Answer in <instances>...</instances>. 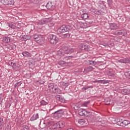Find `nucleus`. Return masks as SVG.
I'll return each instance as SVG.
<instances>
[{
    "instance_id": "nucleus-33",
    "label": "nucleus",
    "mask_w": 130,
    "mask_h": 130,
    "mask_svg": "<svg viewBox=\"0 0 130 130\" xmlns=\"http://www.w3.org/2000/svg\"><path fill=\"white\" fill-rule=\"evenodd\" d=\"M93 83H100L101 84H105L104 80H95Z\"/></svg>"
},
{
    "instance_id": "nucleus-12",
    "label": "nucleus",
    "mask_w": 130,
    "mask_h": 130,
    "mask_svg": "<svg viewBox=\"0 0 130 130\" xmlns=\"http://www.w3.org/2000/svg\"><path fill=\"white\" fill-rule=\"evenodd\" d=\"M56 98L58 101H59L60 102H62V103H64V102H66L62 96H61V95H57L56 96Z\"/></svg>"
},
{
    "instance_id": "nucleus-19",
    "label": "nucleus",
    "mask_w": 130,
    "mask_h": 130,
    "mask_svg": "<svg viewBox=\"0 0 130 130\" xmlns=\"http://www.w3.org/2000/svg\"><path fill=\"white\" fill-rule=\"evenodd\" d=\"M130 122L129 121L126 120H124L123 121H122V123L121 124V126H126V125H127L128 124H129Z\"/></svg>"
},
{
    "instance_id": "nucleus-22",
    "label": "nucleus",
    "mask_w": 130,
    "mask_h": 130,
    "mask_svg": "<svg viewBox=\"0 0 130 130\" xmlns=\"http://www.w3.org/2000/svg\"><path fill=\"white\" fill-rule=\"evenodd\" d=\"M115 74V72H114V71L112 70H110L108 73V76H110V77H113V76H114Z\"/></svg>"
},
{
    "instance_id": "nucleus-34",
    "label": "nucleus",
    "mask_w": 130,
    "mask_h": 130,
    "mask_svg": "<svg viewBox=\"0 0 130 130\" xmlns=\"http://www.w3.org/2000/svg\"><path fill=\"white\" fill-rule=\"evenodd\" d=\"M78 122L80 123V124H84L85 123V120L81 119L78 120Z\"/></svg>"
},
{
    "instance_id": "nucleus-13",
    "label": "nucleus",
    "mask_w": 130,
    "mask_h": 130,
    "mask_svg": "<svg viewBox=\"0 0 130 130\" xmlns=\"http://www.w3.org/2000/svg\"><path fill=\"white\" fill-rule=\"evenodd\" d=\"M125 33V30H116L115 32V34L116 35H122L123 36H124V34Z\"/></svg>"
},
{
    "instance_id": "nucleus-9",
    "label": "nucleus",
    "mask_w": 130,
    "mask_h": 130,
    "mask_svg": "<svg viewBox=\"0 0 130 130\" xmlns=\"http://www.w3.org/2000/svg\"><path fill=\"white\" fill-rule=\"evenodd\" d=\"M118 62L121 63H130V58L121 59L118 60Z\"/></svg>"
},
{
    "instance_id": "nucleus-45",
    "label": "nucleus",
    "mask_w": 130,
    "mask_h": 130,
    "mask_svg": "<svg viewBox=\"0 0 130 130\" xmlns=\"http://www.w3.org/2000/svg\"><path fill=\"white\" fill-rule=\"evenodd\" d=\"M89 61L90 66H91V64H93V62H92V61H93L91 60V61Z\"/></svg>"
},
{
    "instance_id": "nucleus-23",
    "label": "nucleus",
    "mask_w": 130,
    "mask_h": 130,
    "mask_svg": "<svg viewBox=\"0 0 130 130\" xmlns=\"http://www.w3.org/2000/svg\"><path fill=\"white\" fill-rule=\"evenodd\" d=\"M46 7L48 10H51L52 9V3L51 2L48 3Z\"/></svg>"
},
{
    "instance_id": "nucleus-48",
    "label": "nucleus",
    "mask_w": 130,
    "mask_h": 130,
    "mask_svg": "<svg viewBox=\"0 0 130 130\" xmlns=\"http://www.w3.org/2000/svg\"><path fill=\"white\" fill-rule=\"evenodd\" d=\"M1 73H0V77H1Z\"/></svg>"
},
{
    "instance_id": "nucleus-38",
    "label": "nucleus",
    "mask_w": 130,
    "mask_h": 130,
    "mask_svg": "<svg viewBox=\"0 0 130 130\" xmlns=\"http://www.w3.org/2000/svg\"><path fill=\"white\" fill-rule=\"evenodd\" d=\"M38 82L39 83V84H40V85H42L43 84H44V81H43L42 80H39Z\"/></svg>"
},
{
    "instance_id": "nucleus-17",
    "label": "nucleus",
    "mask_w": 130,
    "mask_h": 130,
    "mask_svg": "<svg viewBox=\"0 0 130 130\" xmlns=\"http://www.w3.org/2000/svg\"><path fill=\"white\" fill-rule=\"evenodd\" d=\"M80 47L82 50H86V51H87L88 49H89V48H88V45L85 44H81L80 45Z\"/></svg>"
},
{
    "instance_id": "nucleus-11",
    "label": "nucleus",
    "mask_w": 130,
    "mask_h": 130,
    "mask_svg": "<svg viewBox=\"0 0 130 130\" xmlns=\"http://www.w3.org/2000/svg\"><path fill=\"white\" fill-rule=\"evenodd\" d=\"M78 114L81 116H85L87 114V111L85 109H80L78 111Z\"/></svg>"
},
{
    "instance_id": "nucleus-37",
    "label": "nucleus",
    "mask_w": 130,
    "mask_h": 130,
    "mask_svg": "<svg viewBox=\"0 0 130 130\" xmlns=\"http://www.w3.org/2000/svg\"><path fill=\"white\" fill-rule=\"evenodd\" d=\"M62 85H63V86H64L65 87H68V86H69V83L68 82H63Z\"/></svg>"
},
{
    "instance_id": "nucleus-24",
    "label": "nucleus",
    "mask_w": 130,
    "mask_h": 130,
    "mask_svg": "<svg viewBox=\"0 0 130 130\" xmlns=\"http://www.w3.org/2000/svg\"><path fill=\"white\" fill-rule=\"evenodd\" d=\"M22 55H23V56H25V57H30L31 56V54H30V53H29L27 51H24L22 52Z\"/></svg>"
},
{
    "instance_id": "nucleus-16",
    "label": "nucleus",
    "mask_w": 130,
    "mask_h": 130,
    "mask_svg": "<svg viewBox=\"0 0 130 130\" xmlns=\"http://www.w3.org/2000/svg\"><path fill=\"white\" fill-rule=\"evenodd\" d=\"M3 41L5 43H9V42L11 41V38H10L9 37H4Z\"/></svg>"
},
{
    "instance_id": "nucleus-8",
    "label": "nucleus",
    "mask_w": 130,
    "mask_h": 130,
    "mask_svg": "<svg viewBox=\"0 0 130 130\" xmlns=\"http://www.w3.org/2000/svg\"><path fill=\"white\" fill-rule=\"evenodd\" d=\"M9 64H10V66L12 67V68H13V70H14V71H19V70H20L21 69V66H20V64H19L18 63H16L11 62V63Z\"/></svg>"
},
{
    "instance_id": "nucleus-21",
    "label": "nucleus",
    "mask_w": 130,
    "mask_h": 130,
    "mask_svg": "<svg viewBox=\"0 0 130 130\" xmlns=\"http://www.w3.org/2000/svg\"><path fill=\"white\" fill-rule=\"evenodd\" d=\"M118 28L115 23H112L110 24V28L111 30H116Z\"/></svg>"
},
{
    "instance_id": "nucleus-43",
    "label": "nucleus",
    "mask_w": 130,
    "mask_h": 130,
    "mask_svg": "<svg viewBox=\"0 0 130 130\" xmlns=\"http://www.w3.org/2000/svg\"><path fill=\"white\" fill-rule=\"evenodd\" d=\"M65 37H70V34H66L64 35Z\"/></svg>"
},
{
    "instance_id": "nucleus-2",
    "label": "nucleus",
    "mask_w": 130,
    "mask_h": 130,
    "mask_svg": "<svg viewBox=\"0 0 130 130\" xmlns=\"http://www.w3.org/2000/svg\"><path fill=\"white\" fill-rule=\"evenodd\" d=\"M48 40L51 44H56L58 42V38L54 35H49L48 36Z\"/></svg>"
},
{
    "instance_id": "nucleus-46",
    "label": "nucleus",
    "mask_w": 130,
    "mask_h": 130,
    "mask_svg": "<svg viewBox=\"0 0 130 130\" xmlns=\"http://www.w3.org/2000/svg\"><path fill=\"white\" fill-rule=\"evenodd\" d=\"M8 48L9 49H10V50H12V49H13V47H8Z\"/></svg>"
},
{
    "instance_id": "nucleus-14",
    "label": "nucleus",
    "mask_w": 130,
    "mask_h": 130,
    "mask_svg": "<svg viewBox=\"0 0 130 130\" xmlns=\"http://www.w3.org/2000/svg\"><path fill=\"white\" fill-rule=\"evenodd\" d=\"M64 53H66L64 51V48L63 49H60L57 51V54L60 56H63V55H64Z\"/></svg>"
},
{
    "instance_id": "nucleus-32",
    "label": "nucleus",
    "mask_w": 130,
    "mask_h": 130,
    "mask_svg": "<svg viewBox=\"0 0 130 130\" xmlns=\"http://www.w3.org/2000/svg\"><path fill=\"white\" fill-rule=\"evenodd\" d=\"M89 103L90 101L86 102L82 104V106H83V107H87L88 105H89Z\"/></svg>"
},
{
    "instance_id": "nucleus-36",
    "label": "nucleus",
    "mask_w": 130,
    "mask_h": 130,
    "mask_svg": "<svg viewBox=\"0 0 130 130\" xmlns=\"http://www.w3.org/2000/svg\"><path fill=\"white\" fill-rule=\"evenodd\" d=\"M21 85H22V82H17V83H16L15 84V87H19V86H21Z\"/></svg>"
},
{
    "instance_id": "nucleus-40",
    "label": "nucleus",
    "mask_w": 130,
    "mask_h": 130,
    "mask_svg": "<svg viewBox=\"0 0 130 130\" xmlns=\"http://www.w3.org/2000/svg\"><path fill=\"white\" fill-rule=\"evenodd\" d=\"M56 128H61L59 124V122L56 124Z\"/></svg>"
},
{
    "instance_id": "nucleus-28",
    "label": "nucleus",
    "mask_w": 130,
    "mask_h": 130,
    "mask_svg": "<svg viewBox=\"0 0 130 130\" xmlns=\"http://www.w3.org/2000/svg\"><path fill=\"white\" fill-rule=\"evenodd\" d=\"M94 14H96V15H103V12L101 10H95Z\"/></svg>"
},
{
    "instance_id": "nucleus-5",
    "label": "nucleus",
    "mask_w": 130,
    "mask_h": 130,
    "mask_svg": "<svg viewBox=\"0 0 130 130\" xmlns=\"http://www.w3.org/2000/svg\"><path fill=\"white\" fill-rule=\"evenodd\" d=\"M1 3L5 6H8L9 5H13L15 4L14 0H1Z\"/></svg>"
},
{
    "instance_id": "nucleus-20",
    "label": "nucleus",
    "mask_w": 130,
    "mask_h": 130,
    "mask_svg": "<svg viewBox=\"0 0 130 130\" xmlns=\"http://www.w3.org/2000/svg\"><path fill=\"white\" fill-rule=\"evenodd\" d=\"M7 25L10 28H12V29H15L16 28V24L14 22H8Z\"/></svg>"
},
{
    "instance_id": "nucleus-42",
    "label": "nucleus",
    "mask_w": 130,
    "mask_h": 130,
    "mask_svg": "<svg viewBox=\"0 0 130 130\" xmlns=\"http://www.w3.org/2000/svg\"><path fill=\"white\" fill-rule=\"evenodd\" d=\"M91 62H92V64H93L94 66L97 64V62L96 61H91Z\"/></svg>"
},
{
    "instance_id": "nucleus-31",
    "label": "nucleus",
    "mask_w": 130,
    "mask_h": 130,
    "mask_svg": "<svg viewBox=\"0 0 130 130\" xmlns=\"http://www.w3.org/2000/svg\"><path fill=\"white\" fill-rule=\"evenodd\" d=\"M40 104L41 105H47V104H48V103L45 102L44 100H42L40 102Z\"/></svg>"
},
{
    "instance_id": "nucleus-18",
    "label": "nucleus",
    "mask_w": 130,
    "mask_h": 130,
    "mask_svg": "<svg viewBox=\"0 0 130 130\" xmlns=\"http://www.w3.org/2000/svg\"><path fill=\"white\" fill-rule=\"evenodd\" d=\"M39 118V115L38 114H34L30 118L31 121L36 120V119Z\"/></svg>"
},
{
    "instance_id": "nucleus-6",
    "label": "nucleus",
    "mask_w": 130,
    "mask_h": 130,
    "mask_svg": "<svg viewBox=\"0 0 130 130\" xmlns=\"http://www.w3.org/2000/svg\"><path fill=\"white\" fill-rule=\"evenodd\" d=\"M52 21V18H45L43 19H42L40 22L39 24L40 25H44V24H47V23H49Z\"/></svg>"
},
{
    "instance_id": "nucleus-7",
    "label": "nucleus",
    "mask_w": 130,
    "mask_h": 130,
    "mask_svg": "<svg viewBox=\"0 0 130 130\" xmlns=\"http://www.w3.org/2000/svg\"><path fill=\"white\" fill-rule=\"evenodd\" d=\"M63 115V110L60 109L54 113V115L56 117L59 118V117H61V116Z\"/></svg>"
},
{
    "instance_id": "nucleus-10",
    "label": "nucleus",
    "mask_w": 130,
    "mask_h": 130,
    "mask_svg": "<svg viewBox=\"0 0 130 130\" xmlns=\"http://www.w3.org/2000/svg\"><path fill=\"white\" fill-rule=\"evenodd\" d=\"M65 53L66 54H69L70 53H73L74 52V49L72 48H64Z\"/></svg>"
},
{
    "instance_id": "nucleus-30",
    "label": "nucleus",
    "mask_w": 130,
    "mask_h": 130,
    "mask_svg": "<svg viewBox=\"0 0 130 130\" xmlns=\"http://www.w3.org/2000/svg\"><path fill=\"white\" fill-rule=\"evenodd\" d=\"M59 125L60 126V127H61V128H62V127H63V126H64V122L63 121H59Z\"/></svg>"
},
{
    "instance_id": "nucleus-4",
    "label": "nucleus",
    "mask_w": 130,
    "mask_h": 130,
    "mask_svg": "<svg viewBox=\"0 0 130 130\" xmlns=\"http://www.w3.org/2000/svg\"><path fill=\"white\" fill-rule=\"evenodd\" d=\"M49 87L50 90H51L53 93H56L57 94H59L60 93V90L58 89L57 86L52 85Z\"/></svg>"
},
{
    "instance_id": "nucleus-44",
    "label": "nucleus",
    "mask_w": 130,
    "mask_h": 130,
    "mask_svg": "<svg viewBox=\"0 0 130 130\" xmlns=\"http://www.w3.org/2000/svg\"><path fill=\"white\" fill-rule=\"evenodd\" d=\"M52 26H54V23H51L50 26V27H52Z\"/></svg>"
},
{
    "instance_id": "nucleus-1",
    "label": "nucleus",
    "mask_w": 130,
    "mask_h": 130,
    "mask_svg": "<svg viewBox=\"0 0 130 130\" xmlns=\"http://www.w3.org/2000/svg\"><path fill=\"white\" fill-rule=\"evenodd\" d=\"M70 29L71 27L70 26L62 25L57 29V32L58 34H62V33H66V32L70 31Z\"/></svg>"
},
{
    "instance_id": "nucleus-15",
    "label": "nucleus",
    "mask_w": 130,
    "mask_h": 130,
    "mask_svg": "<svg viewBox=\"0 0 130 130\" xmlns=\"http://www.w3.org/2000/svg\"><path fill=\"white\" fill-rule=\"evenodd\" d=\"M92 70H94V68L90 66L86 68V69H84L83 73L84 74H87L89 73V72H92Z\"/></svg>"
},
{
    "instance_id": "nucleus-26",
    "label": "nucleus",
    "mask_w": 130,
    "mask_h": 130,
    "mask_svg": "<svg viewBox=\"0 0 130 130\" xmlns=\"http://www.w3.org/2000/svg\"><path fill=\"white\" fill-rule=\"evenodd\" d=\"M4 126V118L0 116V129Z\"/></svg>"
},
{
    "instance_id": "nucleus-3",
    "label": "nucleus",
    "mask_w": 130,
    "mask_h": 130,
    "mask_svg": "<svg viewBox=\"0 0 130 130\" xmlns=\"http://www.w3.org/2000/svg\"><path fill=\"white\" fill-rule=\"evenodd\" d=\"M34 39H35L39 44L42 45L44 43V39L43 38H40V37L37 35H35L34 36Z\"/></svg>"
},
{
    "instance_id": "nucleus-47",
    "label": "nucleus",
    "mask_w": 130,
    "mask_h": 130,
    "mask_svg": "<svg viewBox=\"0 0 130 130\" xmlns=\"http://www.w3.org/2000/svg\"><path fill=\"white\" fill-rule=\"evenodd\" d=\"M109 104H110V103H108V104H107V105H109Z\"/></svg>"
},
{
    "instance_id": "nucleus-39",
    "label": "nucleus",
    "mask_w": 130,
    "mask_h": 130,
    "mask_svg": "<svg viewBox=\"0 0 130 130\" xmlns=\"http://www.w3.org/2000/svg\"><path fill=\"white\" fill-rule=\"evenodd\" d=\"M107 2H108V5H112V3H113L112 0H108Z\"/></svg>"
},
{
    "instance_id": "nucleus-41",
    "label": "nucleus",
    "mask_w": 130,
    "mask_h": 130,
    "mask_svg": "<svg viewBox=\"0 0 130 130\" xmlns=\"http://www.w3.org/2000/svg\"><path fill=\"white\" fill-rule=\"evenodd\" d=\"M64 63H65V62L64 61H60L59 62L60 64H64Z\"/></svg>"
},
{
    "instance_id": "nucleus-27",
    "label": "nucleus",
    "mask_w": 130,
    "mask_h": 130,
    "mask_svg": "<svg viewBox=\"0 0 130 130\" xmlns=\"http://www.w3.org/2000/svg\"><path fill=\"white\" fill-rule=\"evenodd\" d=\"M81 17L82 18V19H84V20H87V19L89 18V16L87 13H83V14H82Z\"/></svg>"
},
{
    "instance_id": "nucleus-35",
    "label": "nucleus",
    "mask_w": 130,
    "mask_h": 130,
    "mask_svg": "<svg viewBox=\"0 0 130 130\" xmlns=\"http://www.w3.org/2000/svg\"><path fill=\"white\" fill-rule=\"evenodd\" d=\"M92 88H93L92 86H86V87L82 88V90H88V89H89V88L92 89Z\"/></svg>"
},
{
    "instance_id": "nucleus-25",
    "label": "nucleus",
    "mask_w": 130,
    "mask_h": 130,
    "mask_svg": "<svg viewBox=\"0 0 130 130\" xmlns=\"http://www.w3.org/2000/svg\"><path fill=\"white\" fill-rule=\"evenodd\" d=\"M116 124H117V125H119L120 126H121V123H122V120L119 119V118H117L116 119Z\"/></svg>"
},
{
    "instance_id": "nucleus-29",
    "label": "nucleus",
    "mask_w": 130,
    "mask_h": 130,
    "mask_svg": "<svg viewBox=\"0 0 130 130\" xmlns=\"http://www.w3.org/2000/svg\"><path fill=\"white\" fill-rule=\"evenodd\" d=\"M30 127L28 125H24L22 127V130H29Z\"/></svg>"
}]
</instances>
